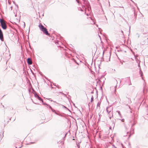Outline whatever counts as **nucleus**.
Listing matches in <instances>:
<instances>
[{
  "mask_svg": "<svg viewBox=\"0 0 148 148\" xmlns=\"http://www.w3.org/2000/svg\"><path fill=\"white\" fill-rule=\"evenodd\" d=\"M86 15H87L88 16V14H86Z\"/></svg>",
  "mask_w": 148,
  "mask_h": 148,
  "instance_id": "nucleus-33",
  "label": "nucleus"
},
{
  "mask_svg": "<svg viewBox=\"0 0 148 148\" xmlns=\"http://www.w3.org/2000/svg\"><path fill=\"white\" fill-rule=\"evenodd\" d=\"M27 63L29 65H31L32 64V62L31 58H28L27 59Z\"/></svg>",
  "mask_w": 148,
  "mask_h": 148,
  "instance_id": "nucleus-5",
  "label": "nucleus"
},
{
  "mask_svg": "<svg viewBox=\"0 0 148 148\" xmlns=\"http://www.w3.org/2000/svg\"><path fill=\"white\" fill-rule=\"evenodd\" d=\"M53 102H54L56 103H57L58 104H59V105H61V106H62V108H65V109H68L67 108H66V106H64V105H62V104H59V103H56V101H53Z\"/></svg>",
  "mask_w": 148,
  "mask_h": 148,
  "instance_id": "nucleus-8",
  "label": "nucleus"
},
{
  "mask_svg": "<svg viewBox=\"0 0 148 148\" xmlns=\"http://www.w3.org/2000/svg\"><path fill=\"white\" fill-rule=\"evenodd\" d=\"M130 29H129V32L130 31Z\"/></svg>",
  "mask_w": 148,
  "mask_h": 148,
  "instance_id": "nucleus-27",
  "label": "nucleus"
},
{
  "mask_svg": "<svg viewBox=\"0 0 148 148\" xmlns=\"http://www.w3.org/2000/svg\"><path fill=\"white\" fill-rule=\"evenodd\" d=\"M129 133V132H127V133Z\"/></svg>",
  "mask_w": 148,
  "mask_h": 148,
  "instance_id": "nucleus-34",
  "label": "nucleus"
},
{
  "mask_svg": "<svg viewBox=\"0 0 148 148\" xmlns=\"http://www.w3.org/2000/svg\"><path fill=\"white\" fill-rule=\"evenodd\" d=\"M15 86V84H14V85H13V86Z\"/></svg>",
  "mask_w": 148,
  "mask_h": 148,
  "instance_id": "nucleus-28",
  "label": "nucleus"
},
{
  "mask_svg": "<svg viewBox=\"0 0 148 148\" xmlns=\"http://www.w3.org/2000/svg\"><path fill=\"white\" fill-rule=\"evenodd\" d=\"M0 23L1 27L3 29H6L7 26L5 21L3 19H0Z\"/></svg>",
  "mask_w": 148,
  "mask_h": 148,
  "instance_id": "nucleus-2",
  "label": "nucleus"
},
{
  "mask_svg": "<svg viewBox=\"0 0 148 148\" xmlns=\"http://www.w3.org/2000/svg\"><path fill=\"white\" fill-rule=\"evenodd\" d=\"M38 95H37V94L36 93H35V94H34V96L36 97H38Z\"/></svg>",
  "mask_w": 148,
  "mask_h": 148,
  "instance_id": "nucleus-16",
  "label": "nucleus"
},
{
  "mask_svg": "<svg viewBox=\"0 0 148 148\" xmlns=\"http://www.w3.org/2000/svg\"><path fill=\"white\" fill-rule=\"evenodd\" d=\"M116 112H117L118 113V114H119V115L120 116H121V114L120 113V111H116Z\"/></svg>",
  "mask_w": 148,
  "mask_h": 148,
  "instance_id": "nucleus-13",
  "label": "nucleus"
},
{
  "mask_svg": "<svg viewBox=\"0 0 148 148\" xmlns=\"http://www.w3.org/2000/svg\"><path fill=\"white\" fill-rule=\"evenodd\" d=\"M131 136V134H130L129 136V138Z\"/></svg>",
  "mask_w": 148,
  "mask_h": 148,
  "instance_id": "nucleus-25",
  "label": "nucleus"
},
{
  "mask_svg": "<svg viewBox=\"0 0 148 148\" xmlns=\"http://www.w3.org/2000/svg\"><path fill=\"white\" fill-rule=\"evenodd\" d=\"M37 98L39 100L41 101L42 103H43V100L39 96H38Z\"/></svg>",
  "mask_w": 148,
  "mask_h": 148,
  "instance_id": "nucleus-9",
  "label": "nucleus"
},
{
  "mask_svg": "<svg viewBox=\"0 0 148 148\" xmlns=\"http://www.w3.org/2000/svg\"><path fill=\"white\" fill-rule=\"evenodd\" d=\"M114 148H117L116 147H115V146H114Z\"/></svg>",
  "mask_w": 148,
  "mask_h": 148,
  "instance_id": "nucleus-29",
  "label": "nucleus"
},
{
  "mask_svg": "<svg viewBox=\"0 0 148 148\" xmlns=\"http://www.w3.org/2000/svg\"><path fill=\"white\" fill-rule=\"evenodd\" d=\"M140 76L141 77H142L143 76V73L142 71H141V70H140Z\"/></svg>",
  "mask_w": 148,
  "mask_h": 148,
  "instance_id": "nucleus-11",
  "label": "nucleus"
},
{
  "mask_svg": "<svg viewBox=\"0 0 148 148\" xmlns=\"http://www.w3.org/2000/svg\"><path fill=\"white\" fill-rule=\"evenodd\" d=\"M76 1L77 2V3H79V0H76Z\"/></svg>",
  "mask_w": 148,
  "mask_h": 148,
  "instance_id": "nucleus-19",
  "label": "nucleus"
},
{
  "mask_svg": "<svg viewBox=\"0 0 148 148\" xmlns=\"http://www.w3.org/2000/svg\"><path fill=\"white\" fill-rule=\"evenodd\" d=\"M121 145H122V147H123V148H124V146H123V145H122V144H121Z\"/></svg>",
  "mask_w": 148,
  "mask_h": 148,
  "instance_id": "nucleus-24",
  "label": "nucleus"
},
{
  "mask_svg": "<svg viewBox=\"0 0 148 148\" xmlns=\"http://www.w3.org/2000/svg\"><path fill=\"white\" fill-rule=\"evenodd\" d=\"M112 108L111 106H110L109 107L107 108L106 110L107 112L109 114L111 112V110H112Z\"/></svg>",
  "mask_w": 148,
  "mask_h": 148,
  "instance_id": "nucleus-4",
  "label": "nucleus"
},
{
  "mask_svg": "<svg viewBox=\"0 0 148 148\" xmlns=\"http://www.w3.org/2000/svg\"><path fill=\"white\" fill-rule=\"evenodd\" d=\"M0 39L2 41H3V35L1 29H0Z\"/></svg>",
  "mask_w": 148,
  "mask_h": 148,
  "instance_id": "nucleus-3",
  "label": "nucleus"
},
{
  "mask_svg": "<svg viewBox=\"0 0 148 148\" xmlns=\"http://www.w3.org/2000/svg\"><path fill=\"white\" fill-rule=\"evenodd\" d=\"M77 146L78 147V148H79V144H78V145L77 144Z\"/></svg>",
  "mask_w": 148,
  "mask_h": 148,
  "instance_id": "nucleus-23",
  "label": "nucleus"
},
{
  "mask_svg": "<svg viewBox=\"0 0 148 148\" xmlns=\"http://www.w3.org/2000/svg\"><path fill=\"white\" fill-rule=\"evenodd\" d=\"M51 110L53 112H54L57 115H58L59 116H62V115H61L60 114H58V113H57L56 112V111L55 110H53L52 108Z\"/></svg>",
  "mask_w": 148,
  "mask_h": 148,
  "instance_id": "nucleus-7",
  "label": "nucleus"
},
{
  "mask_svg": "<svg viewBox=\"0 0 148 148\" xmlns=\"http://www.w3.org/2000/svg\"><path fill=\"white\" fill-rule=\"evenodd\" d=\"M16 148H17L16 147Z\"/></svg>",
  "mask_w": 148,
  "mask_h": 148,
  "instance_id": "nucleus-35",
  "label": "nucleus"
},
{
  "mask_svg": "<svg viewBox=\"0 0 148 148\" xmlns=\"http://www.w3.org/2000/svg\"><path fill=\"white\" fill-rule=\"evenodd\" d=\"M121 32L122 33V34H123V36H124V34H123V31H122V30H121Z\"/></svg>",
  "mask_w": 148,
  "mask_h": 148,
  "instance_id": "nucleus-22",
  "label": "nucleus"
},
{
  "mask_svg": "<svg viewBox=\"0 0 148 148\" xmlns=\"http://www.w3.org/2000/svg\"><path fill=\"white\" fill-rule=\"evenodd\" d=\"M93 99H94V98L93 97V96H92L91 98V100H90L91 102H92L93 101Z\"/></svg>",
  "mask_w": 148,
  "mask_h": 148,
  "instance_id": "nucleus-15",
  "label": "nucleus"
},
{
  "mask_svg": "<svg viewBox=\"0 0 148 148\" xmlns=\"http://www.w3.org/2000/svg\"><path fill=\"white\" fill-rule=\"evenodd\" d=\"M110 129H111V127H110Z\"/></svg>",
  "mask_w": 148,
  "mask_h": 148,
  "instance_id": "nucleus-32",
  "label": "nucleus"
},
{
  "mask_svg": "<svg viewBox=\"0 0 148 148\" xmlns=\"http://www.w3.org/2000/svg\"><path fill=\"white\" fill-rule=\"evenodd\" d=\"M47 108H49L50 109H51L52 108L51 107L49 104L47 105Z\"/></svg>",
  "mask_w": 148,
  "mask_h": 148,
  "instance_id": "nucleus-12",
  "label": "nucleus"
},
{
  "mask_svg": "<svg viewBox=\"0 0 148 148\" xmlns=\"http://www.w3.org/2000/svg\"><path fill=\"white\" fill-rule=\"evenodd\" d=\"M121 121L122 122H123L124 121V119H122L121 120Z\"/></svg>",
  "mask_w": 148,
  "mask_h": 148,
  "instance_id": "nucleus-18",
  "label": "nucleus"
},
{
  "mask_svg": "<svg viewBox=\"0 0 148 148\" xmlns=\"http://www.w3.org/2000/svg\"><path fill=\"white\" fill-rule=\"evenodd\" d=\"M3 132H2V133L1 132L0 133V136L1 139H2V138H3Z\"/></svg>",
  "mask_w": 148,
  "mask_h": 148,
  "instance_id": "nucleus-10",
  "label": "nucleus"
},
{
  "mask_svg": "<svg viewBox=\"0 0 148 148\" xmlns=\"http://www.w3.org/2000/svg\"><path fill=\"white\" fill-rule=\"evenodd\" d=\"M135 125V124H133V125Z\"/></svg>",
  "mask_w": 148,
  "mask_h": 148,
  "instance_id": "nucleus-31",
  "label": "nucleus"
},
{
  "mask_svg": "<svg viewBox=\"0 0 148 148\" xmlns=\"http://www.w3.org/2000/svg\"><path fill=\"white\" fill-rule=\"evenodd\" d=\"M60 93H62V94H64L63 93H62V92H60Z\"/></svg>",
  "mask_w": 148,
  "mask_h": 148,
  "instance_id": "nucleus-30",
  "label": "nucleus"
},
{
  "mask_svg": "<svg viewBox=\"0 0 148 148\" xmlns=\"http://www.w3.org/2000/svg\"><path fill=\"white\" fill-rule=\"evenodd\" d=\"M43 104L44 105H46L47 106V105H48V104L46 103H43Z\"/></svg>",
  "mask_w": 148,
  "mask_h": 148,
  "instance_id": "nucleus-20",
  "label": "nucleus"
},
{
  "mask_svg": "<svg viewBox=\"0 0 148 148\" xmlns=\"http://www.w3.org/2000/svg\"><path fill=\"white\" fill-rule=\"evenodd\" d=\"M112 112H111L112 114ZM112 116H113V115H112H112L111 116H109L110 119H111V118L112 117Z\"/></svg>",
  "mask_w": 148,
  "mask_h": 148,
  "instance_id": "nucleus-17",
  "label": "nucleus"
},
{
  "mask_svg": "<svg viewBox=\"0 0 148 148\" xmlns=\"http://www.w3.org/2000/svg\"><path fill=\"white\" fill-rule=\"evenodd\" d=\"M100 103H98L97 104V108L99 107V108H100Z\"/></svg>",
  "mask_w": 148,
  "mask_h": 148,
  "instance_id": "nucleus-14",
  "label": "nucleus"
},
{
  "mask_svg": "<svg viewBox=\"0 0 148 148\" xmlns=\"http://www.w3.org/2000/svg\"><path fill=\"white\" fill-rule=\"evenodd\" d=\"M86 5L87 6L88 10V11H89L90 9H91L90 5L89 2L88 1H87L86 2Z\"/></svg>",
  "mask_w": 148,
  "mask_h": 148,
  "instance_id": "nucleus-6",
  "label": "nucleus"
},
{
  "mask_svg": "<svg viewBox=\"0 0 148 148\" xmlns=\"http://www.w3.org/2000/svg\"><path fill=\"white\" fill-rule=\"evenodd\" d=\"M82 7H83V8H85V6H84H84H82Z\"/></svg>",
  "mask_w": 148,
  "mask_h": 148,
  "instance_id": "nucleus-26",
  "label": "nucleus"
},
{
  "mask_svg": "<svg viewBox=\"0 0 148 148\" xmlns=\"http://www.w3.org/2000/svg\"><path fill=\"white\" fill-rule=\"evenodd\" d=\"M38 27L43 32V33L45 34L46 35H49L48 31H47L46 28L44 27L42 24H40L38 25Z\"/></svg>",
  "mask_w": 148,
  "mask_h": 148,
  "instance_id": "nucleus-1",
  "label": "nucleus"
},
{
  "mask_svg": "<svg viewBox=\"0 0 148 148\" xmlns=\"http://www.w3.org/2000/svg\"><path fill=\"white\" fill-rule=\"evenodd\" d=\"M116 87H117V86H115V92L116 90Z\"/></svg>",
  "mask_w": 148,
  "mask_h": 148,
  "instance_id": "nucleus-21",
  "label": "nucleus"
}]
</instances>
